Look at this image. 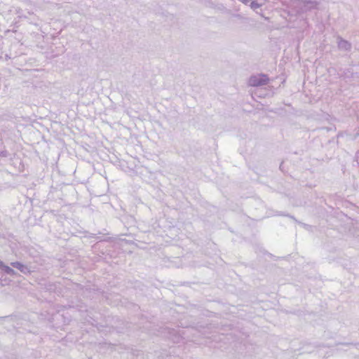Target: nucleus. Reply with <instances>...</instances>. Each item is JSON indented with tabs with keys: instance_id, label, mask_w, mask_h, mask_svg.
Returning a JSON list of instances; mask_svg holds the SVG:
<instances>
[{
	"instance_id": "f03ea898",
	"label": "nucleus",
	"mask_w": 359,
	"mask_h": 359,
	"mask_svg": "<svg viewBox=\"0 0 359 359\" xmlns=\"http://www.w3.org/2000/svg\"><path fill=\"white\" fill-rule=\"evenodd\" d=\"M66 315L68 316H65L64 314H61L60 313H57L53 316V320L55 321V323L53 324V326L56 328H60L62 325L60 323V321H63V325L69 324L70 322V319L69 318V313L68 312L66 313Z\"/></svg>"
},
{
	"instance_id": "0eeeda50",
	"label": "nucleus",
	"mask_w": 359,
	"mask_h": 359,
	"mask_svg": "<svg viewBox=\"0 0 359 359\" xmlns=\"http://www.w3.org/2000/svg\"><path fill=\"white\" fill-rule=\"evenodd\" d=\"M249 6H250V8L252 9L256 10L257 8H260L262 5L256 1H250V4H249Z\"/></svg>"
},
{
	"instance_id": "9d476101",
	"label": "nucleus",
	"mask_w": 359,
	"mask_h": 359,
	"mask_svg": "<svg viewBox=\"0 0 359 359\" xmlns=\"http://www.w3.org/2000/svg\"><path fill=\"white\" fill-rule=\"evenodd\" d=\"M242 3H243L245 5H249L250 4V0H240Z\"/></svg>"
},
{
	"instance_id": "423d86ee",
	"label": "nucleus",
	"mask_w": 359,
	"mask_h": 359,
	"mask_svg": "<svg viewBox=\"0 0 359 359\" xmlns=\"http://www.w3.org/2000/svg\"><path fill=\"white\" fill-rule=\"evenodd\" d=\"M306 10H311L317 6V2L313 0H301Z\"/></svg>"
},
{
	"instance_id": "39448f33",
	"label": "nucleus",
	"mask_w": 359,
	"mask_h": 359,
	"mask_svg": "<svg viewBox=\"0 0 359 359\" xmlns=\"http://www.w3.org/2000/svg\"><path fill=\"white\" fill-rule=\"evenodd\" d=\"M0 269L6 274L14 276L17 275L16 271L11 268L10 266L4 264V263L2 261H0Z\"/></svg>"
},
{
	"instance_id": "6e6552de",
	"label": "nucleus",
	"mask_w": 359,
	"mask_h": 359,
	"mask_svg": "<svg viewBox=\"0 0 359 359\" xmlns=\"http://www.w3.org/2000/svg\"><path fill=\"white\" fill-rule=\"evenodd\" d=\"M278 215L286 216V217H288L297 221L294 216L290 215L289 214H284V213L281 212V213H279Z\"/></svg>"
},
{
	"instance_id": "7ed1b4c3",
	"label": "nucleus",
	"mask_w": 359,
	"mask_h": 359,
	"mask_svg": "<svg viewBox=\"0 0 359 359\" xmlns=\"http://www.w3.org/2000/svg\"><path fill=\"white\" fill-rule=\"evenodd\" d=\"M11 265L25 275H30L33 272V270H32L28 265L24 264L20 262H11Z\"/></svg>"
},
{
	"instance_id": "9b49d317",
	"label": "nucleus",
	"mask_w": 359,
	"mask_h": 359,
	"mask_svg": "<svg viewBox=\"0 0 359 359\" xmlns=\"http://www.w3.org/2000/svg\"><path fill=\"white\" fill-rule=\"evenodd\" d=\"M282 164H283V163L280 165V169L282 168Z\"/></svg>"
},
{
	"instance_id": "f257e3e1",
	"label": "nucleus",
	"mask_w": 359,
	"mask_h": 359,
	"mask_svg": "<svg viewBox=\"0 0 359 359\" xmlns=\"http://www.w3.org/2000/svg\"><path fill=\"white\" fill-rule=\"evenodd\" d=\"M269 80V77L266 75L259 74L258 76H250L249 83L252 86H262L267 84Z\"/></svg>"
},
{
	"instance_id": "1a4fd4ad",
	"label": "nucleus",
	"mask_w": 359,
	"mask_h": 359,
	"mask_svg": "<svg viewBox=\"0 0 359 359\" xmlns=\"http://www.w3.org/2000/svg\"><path fill=\"white\" fill-rule=\"evenodd\" d=\"M11 319H12V318H11L9 316H4V317H0V320H10Z\"/></svg>"
},
{
	"instance_id": "20e7f679",
	"label": "nucleus",
	"mask_w": 359,
	"mask_h": 359,
	"mask_svg": "<svg viewBox=\"0 0 359 359\" xmlns=\"http://www.w3.org/2000/svg\"><path fill=\"white\" fill-rule=\"evenodd\" d=\"M337 39V47L340 50L350 51L351 50L352 45L349 41L344 39L340 36H338Z\"/></svg>"
}]
</instances>
